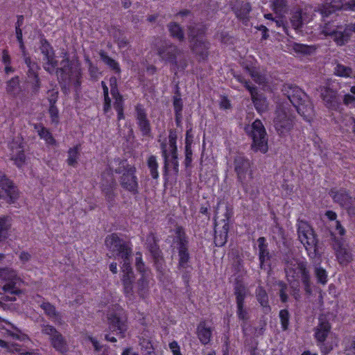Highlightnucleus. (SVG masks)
<instances>
[{"label": "nucleus", "mask_w": 355, "mask_h": 355, "mask_svg": "<svg viewBox=\"0 0 355 355\" xmlns=\"http://www.w3.org/2000/svg\"><path fill=\"white\" fill-rule=\"evenodd\" d=\"M167 27L168 28L170 35L178 40L180 42H182L184 40V33L182 27L176 22H170Z\"/></svg>", "instance_id": "c9c22d12"}, {"label": "nucleus", "mask_w": 355, "mask_h": 355, "mask_svg": "<svg viewBox=\"0 0 355 355\" xmlns=\"http://www.w3.org/2000/svg\"><path fill=\"white\" fill-rule=\"evenodd\" d=\"M256 297L263 308V311L265 313H268L271 309L268 304V297L266 291L261 286L258 287L256 290Z\"/></svg>", "instance_id": "c756f323"}, {"label": "nucleus", "mask_w": 355, "mask_h": 355, "mask_svg": "<svg viewBox=\"0 0 355 355\" xmlns=\"http://www.w3.org/2000/svg\"><path fill=\"white\" fill-rule=\"evenodd\" d=\"M282 92L295 107L300 105L301 103L305 102L308 98L306 94L300 88L292 84L284 85Z\"/></svg>", "instance_id": "2eb2a0df"}, {"label": "nucleus", "mask_w": 355, "mask_h": 355, "mask_svg": "<svg viewBox=\"0 0 355 355\" xmlns=\"http://www.w3.org/2000/svg\"><path fill=\"white\" fill-rule=\"evenodd\" d=\"M57 71L61 73V78L65 81H71L72 76L78 78L80 76L79 69L73 67L67 53H64V59L60 62V67L57 69Z\"/></svg>", "instance_id": "dca6fc26"}, {"label": "nucleus", "mask_w": 355, "mask_h": 355, "mask_svg": "<svg viewBox=\"0 0 355 355\" xmlns=\"http://www.w3.org/2000/svg\"><path fill=\"white\" fill-rule=\"evenodd\" d=\"M349 28V24H347L343 31L341 30V28L336 29L331 38L337 45L343 46L348 42L351 37L352 32H354L352 30Z\"/></svg>", "instance_id": "5701e85b"}, {"label": "nucleus", "mask_w": 355, "mask_h": 355, "mask_svg": "<svg viewBox=\"0 0 355 355\" xmlns=\"http://www.w3.org/2000/svg\"><path fill=\"white\" fill-rule=\"evenodd\" d=\"M80 155V147L79 146H76L71 148H69L68 150V158L67 159V163L69 166H76L78 164V159Z\"/></svg>", "instance_id": "37998d69"}, {"label": "nucleus", "mask_w": 355, "mask_h": 355, "mask_svg": "<svg viewBox=\"0 0 355 355\" xmlns=\"http://www.w3.org/2000/svg\"><path fill=\"white\" fill-rule=\"evenodd\" d=\"M12 227V218L9 216H0V241L7 239Z\"/></svg>", "instance_id": "473e14b6"}, {"label": "nucleus", "mask_w": 355, "mask_h": 355, "mask_svg": "<svg viewBox=\"0 0 355 355\" xmlns=\"http://www.w3.org/2000/svg\"><path fill=\"white\" fill-rule=\"evenodd\" d=\"M11 153V159L15 164L21 167L25 162V155L24 153L23 147L16 141H12L10 145Z\"/></svg>", "instance_id": "4be33fe9"}, {"label": "nucleus", "mask_w": 355, "mask_h": 355, "mask_svg": "<svg viewBox=\"0 0 355 355\" xmlns=\"http://www.w3.org/2000/svg\"><path fill=\"white\" fill-rule=\"evenodd\" d=\"M8 352L17 355H39L37 350L27 351L21 345L11 343Z\"/></svg>", "instance_id": "ea45409f"}, {"label": "nucleus", "mask_w": 355, "mask_h": 355, "mask_svg": "<svg viewBox=\"0 0 355 355\" xmlns=\"http://www.w3.org/2000/svg\"><path fill=\"white\" fill-rule=\"evenodd\" d=\"M278 286H279V297L282 302H286L288 301L287 286L283 282H279Z\"/></svg>", "instance_id": "e2e57ef3"}, {"label": "nucleus", "mask_w": 355, "mask_h": 355, "mask_svg": "<svg viewBox=\"0 0 355 355\" xmlns=\"http://www.w3.org/2000/svg\"><path fill=\"white\" fill-rule=\"evenodd\" d=\"M188 36L189 41L202 39L200 37L205 32V27L202 24L190 25L188 27Z\"/></svg>", "instance_id": "f704fd0d"}, {"label": "nucleus", "mask_w": 355, "mask_h": 355, "mask_svg": "<svg viewBox=\"0 0 355 355\" xmlns=\"http://www.w3.org/2000/svg\"><path fill=\"white\" fill-rule=\"evenodd\" d=\"M178 239V268L179 269H187L189 267V253L188 251V240L183 229L178 227L175 230Z\"/></svg>", "instance_id": "1a4fd4ad"}, {"label": "nucleus", "mask_w": 355, "mask_h": 355, "mask_svg": "<svg viewBox=\"0 0 355 355\" xmlns=\"http://www.w3.org/2000/svg\"><path fill=\"white\" fill-rule=\"evenodd\" d=\"M236 314L239 318V320H241L243 321H246L249 318V313L246 309L243 306H236Z\"/></svg>", "instance_id": "0e129e2a"}, {"label": "nucleus", "mask_w": 355, "mask_h": 355, "mask_svg": "<svg viewBox=\"0 0 355 355\" xmlns=\"http://www.w3.org/2000/svg\"><path fill=\"white\" fill-rule=\"evenodd\" d=\"M135 266L137 270L141 273V275H143V273L144 272H150V271L145 268L144 263L142 261L141 255L139 253L137 254V257L135 259Z\"/></svg>", "instance_id": "680f3d73"}, {"label": "nucleus", "mask_w": 355, "mask_h": 355, "mask_svg": "<svg viewBox=\"0 0 355 355\" xmlns=\"http://www.w3.org/2000/svg\"><path fill=\"white\" fill-rule=\"evenodd\" d=\"M41 308L44 311L46 315L54 321L60 322L61 315L56 311L55 307L48 302H44L40 305Z\"/></svg>", "instance_id": "e433bc0d"}, {"label": "nucleus", "mask_w": 355, "mask_h": 355, "mask_svg": "<svg viewBox=\"0 0 355 355\" xmlns=\"http://www.w3.org/2000/svg\"><path fill=\"white\" fill-rule=\"evenodd\" d=\"M147 164L152 178L153 179H157L159 177V173L157 171L158 163L157 162L156 157L150 155L148 159Z\"/></svg>", "instance_id": "49530a36"}, {"label": "nucleus", "mask_w": 355, "mask_h": 355, "mask_svg": "<svg viewBox=\"0 0 355 355\" xmlns=\"http://www.w3.org/2000/svg\"><path fill=\"white\" fill-rule=\"evenodd\" d=\"M248 72L252 79L258 84H262L265 83L266 78L261 75L259 71L255 70L254 69H248Z\"/></svg>", "instance_id": "13d9d810"}, {"label": "nucleus", "mask_w": 355, "mask_h": 355, "mask_svg": "<svg viewBox=\"0 0 355 355\" xmlns=\"http://www.w3.org/2000/svg\"><path fill=\"white\" fill-rule=\"evenodd\" d=\"M331 196L334 202L338 203L340 206L346 208L351 202L352 198L345 190L331 191Z\"/></svg>", "instance_id": "c85d7f7f"}, {"label": "nucleus", "mask_w": 355, "mask_h": 355, "mask_svg": "<svg viewBox=\"0 0 355 355\" xmlns=\"http://www.w3.org/2000/svg\"><path fill=\"white\" fill-rule=\"evenodd\" d=\"M274 126L279 135L288 133L293 128L292 115L284 103L277 105L274 119Z\"/></svg>", "instance_id": "39448f33"}, {"label": "nucleus", "mask_w": 355, "mask_h": 355, "mask_svg": "<svg viewBox=\"0 0 355 355\" xmlns=\"http://www.w3.org/2000/svg\"><path fill=\"white\" fill-rule=\"evenodd\" d=\"M38 134L40 137L45 139L48 144H53L55 143V140L46 128L42 127L40 130H38Z\"/></svg>", "instance_id": "6e6d98bb"}, {"label": "nucleus", "mask_w": 355, "mask_h": 355, "mask_svg": "<svg viewBox=\"0 0 355 355\" xmlns=\"http://www.w3.org/2000/svg\"><path fill=\"white\" fill-rule=\"evenodd\" d=\"M58 98V92L54 89L49 91L48 100L50 105H55Z\"/></svg>", "instance_id": "774afa93"}, {"label": "nucleus", "mask_w": 355, "mask_h": 355, "mask_svg": "<svg viewBox=\"0 0 355 355\" xmlns=\"http://www.w3.org/2000/svg\"><path fill=\"white\" fill-rule=\"evenodd\" d=\"M334 73L341 77H352L353 71L350 67L337 63L334 68Z\"/></svg>", "instance_id": "a18cd8bd"}, {"label": "nucleus", "mask_w": 355, "mask_h": 355, "mask_svg": "<svg viewBox=\"0 0 355 355\" xmlns=\"http://www.w3.org/2000/svg\"><path fill=\"white\" fill-rule=\"evenodd\" d=\"M224 216L225 218L215 224L214 243L215 245L218 247L223 246L227 242L229 230V218L230 217V212L227 209H226Z\"/></svg>", "instance_id": "f8f14e48"}, {"label": "nucleus", "mask_w": 355, "mask_h": 355, "mask_svg": "<svg viewBox=\"0 0 355 355\" xmlns=\"http://www.w3.org/2000/svg\"><path fill=\"white\" fill-rule=\"evenodd\" d=\"M251 10V6L248 2H242L239 7L235 8L236 17L242 20L248 19V16Z\"/></svg>", "instance_id": "79ce46f5"}, {"label": "nucleus", "mask_w": 355, "mask_h": 355, "mask_svg": "<svg viewBox=\"0 0 355 355\" xmlns=\"http://www.w3.org/2000/svg\"><path fill=\"white\" fill-rule=\"evenodd\" d=\"M173 107L175 113H182L183 104L179 95H176L173 97Z\"/></svg>", "instance_id": "69168bd1"}, {"label": "nucleus", "mask_w": 355, "mask_h": 355, "mask_svg": "<svg viewBox=\"0 0 355 355\" xmlns=\"http://www.w3.org/2000/svg\"><path fill=\"white\" fill-rule=\"evenodd\" d=\"M254 107L258 112H265L268 110V103L266 98L258 92L251 97Z\"/></svg>", "instance_id": "7c9ffc66"}, {"label": "nucleus", "mask_w": 355, "mask_h": 355, "mask_svg": "<svg viewBox=\"0 0 355 355\" xmlns=\"http://www.w3.org/2000/svg\"><path fill=\"white\" fill-rule=\"evenodd\" d=\"M0 277L6 282L15 281L18 279L16 271L10 268L0 269Z\"/></svg>", "instance_id": "de8ad7c7"}, {"label": "nucleus", "mask_w": 355, "mask_h": 355, "mask_svg": "<svg viewBox=\"0 0 355 355\" xmlns=\"http://www.w3.org/2000/svg\"><path fill=\"white\" fill-rule=\"evenodd\" d=\"M284 270L287 279L291 284L297 282L298 279L301 278L306 293H311L310 275L304 262L295 259L286 260Z\"/></svg>", "instance_id": "f03ea898"}, {"label": "nucleus", "mask_w": 355, "mask_h": 355, "mask_svg": "<svg viewBox=\"0 0 355 355\" xmlns=\"http://www.w3.org/2000/svg\"><path fill=\"white\" fill-rule=\"evenodd\" d=\"M19 87V77L16 76L12 78L7 83L6 91L8 93L11 94H15Z\"/></svg>", "instance_id": "603ef678"}, {"label": "nucleus", "mask_w": 355, "mask_h": 355, "mask_svg": "<svg viewBox=\"0 0 355 355\" xmlns=\"http://www.w3.org/2000/svg\"><path fill=\"white\" fill-rule=\"evenodd\" d=\"M40 50L44 55V69L48 72L52 73L58 65L53 47L46 40H42Z\"/></svg>", "instance_id": "ddd939ff"}, {"label": "nucleus", "mask_w": 355, "mask_h": 355, "mask_svg": "<svg viewBox=\"0 0 355 355\" xmlns=\"http://www.w3.org/2000/svg\"><path fill=\"white\" fill-rule=\"evenodd\" d=\"M259 248V259L260 261V267L263 268L265 263H268L272 257L268 249V244L264 237H259L257 240Z\"/></svg>", "instance_id": "b1692460"}, {"label": "nucleus", "mask_w": 355, "mask_h": 355, "mask_svg": "<svg viewBox=\"0 0 355 355\" xmlns=\"http://www.w3.org/2000/svg\"><path fill=\"white\" fill-rule=\"evenodd\" d=\"M157 54L161 61L171 64L175 69L183 70L187 66V59L183 51L170 42H164L158 46Z\"/></svg>", "instance_id": "f257e3e1"}, {"label": "nucleus", "mask_w": 355, "mask_h": 355, "mask_svg": "<svg viewBox=\"0 0 355 355\" xmlns=\"http://www.w3.org/2000/svg\"><path fill=\"white\" fill-rule=\"evenodd\" d=\"M307 8H305L304 11L302 9H298L293 13L291 18V22L292 26L295 30L301 28L303 24L309 20V17L307 15Z\"/></svg>", "instance_id": "393cba45"}, {"label": "nucleus", "mask_w": 355, "mask_h": 355, "mask_svg": "<svg viewBox=\"0 0 355 355\" xmlns=\"http://www.w3.org/2000/svg\"><path fill=\"white\" fill-rule=\"evenodd\" d=\"M315 275L319 283L322 284L327 283V275L324 269L320 267H316L315 269Z\"/></svg>", "instance_id": "864d4df0"}, {"label": "nucleus", "mask_w": 355, "mask_h": 355, "mask_svg": "<svg viewBox=\"0 0 355 355\" xmlns=\"http://www.w3.org/2000/svg\"><path fill=\"white\" fill-rule=\"evenodd\" d=\"M137 120L140 130L144 135H147L150 132L149 121L146 119V115L143 110H137Z\"/></svg>", "instance_id": "72a5a7b5"}, {"label": "nucleus", "mask_w": 355, "mask_h": 355, "mask_svg": "<svg viewBox=\"0 0 355 355\" xmlns=\"http://www.w3.org/2000/svg\"><path fill=\"white\" fill-rule=\"evenodd\" d=\"M130 258L131 257L122 259L123 277L121 281L125 296L128 297L130 300H132L134 297L133 282L135 281V275L132 268L130 266Z\"/></svg>", "instance_id": "9d476101"}, {"label": "nucleus", "mask_w": 355, "mask_h": 355, "mask_svg": "<svg viewBox=\"0 0 355 355\" xmlns=\"http://www.w3.org/2000/svg\"><path fill=\"white\" fill-rule=\"evenodd\" d=\"M146 242L148 248L153 256L158 257L159 255V250L157 244L156 237L153 232L148 235Z\"/></svg>", "instance_id": "c03bdc74"}, {"label": "nucleus", "mask_w": 355, "mask_h": 355, "mask_svg": "<svg viewBox=\"0 0 355 355\" xmlns=\"http://www.w3.org/2000/svg\"><path fill=\"white\" fill-rule=\"evenodd\" d=\"M341 8V6L340 3L334 1L331 2L330 3H327L324 5L323 8L321 12L322 14L324 16H328L335 12L336 10H339Z\"/></svg>", "instance_id": "8fccbe9b"}, {"label": "nucleus", "mask_w": 355, "mask_h": 355, "mask_svg": "<svg viewBox=\"0 0 355 355\" xmlns=\"http://www.w3.org/2000/svg\"><path fill=\"white\" fill-rule=\"evenodd\" d=\"M119 165V167L115 168L114 171L116 173H122L120 178L121 187L130 192L137 193L138 182L135 175L136 168L128 165L125 160L120 161Z\"/></svg>", "instance_id": "20e7f679"}, {"label": "nucleus", "mask_w": 355, "mask_h": 355, "mask_svg": "<svg viewBox=\"0 0 355 355\" xmlns=\"http://www.w3.org/2000/svg\"><path fill=\"white\" fill-rule=\"evenodd\" d=\"M42 332L44 334L48 335L49 336L50 340H51V339L53 338L56 334L60 333L54 327L48 324H44L42 325Z\"/></svg>", "instance_id": "5fc2aeb1"}, {"label": "nucleus", "mask_w": 355, "mask_h": 355, "mask_svg": "<svg viewBox=\"0 0 355 355\" xmlns=\"http://www.w3.org/2000/svg\"><path fill=\"white\" fill-rule=\"evenodd\" d=\"M153 280L151 272H144L133 286L134 294L137 293L140 297L144 298L149 291L150 284Z\"/></svg>", "instance_id": "f3484780"}, {"label": "nucleus", "mask_w": 355, "mask_h": 355, "mask_svg": "<svg viewBox=\"0 0 355 355\" xmlns=\"http://www.w3.org/2000/svg\"><path fill=\"white\" fill-rule=\"evenodd\" d=\"M177 134L174 130H171L168 135V143H162L161 148L162 156L164 157V172L166 175L169 169V157L172 156L171 149L175 148V155H178L176 146Z\"/></svg>", "instance_id": "4468645a"}, {"label": "nucleus", "mask_w": 355, "mask_h": 355, "mask_svg": "<svg viewBox=\"0 0 355 355\" xmlns=\"http://www.w3.org/2000/svg\"><path fill=\"white\" fill-rule=\"evenodd\" d=\"M318 325L314 328V337L318 343L323 344L330 333L331 327L324 317H320Z\"/></svg>", "instance_id": "a211bd4d"}, {"label": "nucleus", "mask_w": 355, "mask_h": 355, "mask_svg": "<svg viewBox=\"0 0 355 355\" xmlns=\"http://www.w3.org/2000/svg\"><path fill=\"white\" fill-rule=\"evenodd\" d=\"M297 233L298 238L306 250L309 251L310 254L315 255L317 251L316 245L318 241L311 225L305 221H299Z\"/></svg>", "instance_id": "0eeeda50"}, {"label": "nucleus", "mask_w": 355, "mask_h": 355, "mask_svg": "<svg viewBox=\"0 0 355 355\" xmlns=\"http://www.w3.org/2000/svg\"><path fill=\"white\" fill-rule=\"evenodd\" d=\"M279 318L283 330H286L289 323L288 311L286 309L281 310L279 312Z\"/></svg>", "instance_id": "4d7b16f0"}, {"label": "nucleus", "mask_w": 355, "mask_h": 355, "mask_svg": "<svg viewBox=\"0 0 355 355\" xmlns=\"http://www.w3.org/2000/svg\"><path fill=\"white\" fill-rule=\"evenodd\" d=\"M0 187L5 191L12 201L17 198V192L16 188L14 187L12 181H10L9 179L5 177L1 178Z\"/></svg>", "instance_id": "2f4dec72"}, {"label": "nucleus", "mask_w": 355, "mask_h": 355, "mask_svg": "<svg viewBox=\"0 0 355 355\" xmlns=\"http://www.w3.org/2000/svg\"><path fill=\"white\" fill-rule=\"evenodd\" d=\"M198 338L203 345L209 343L212 334V330L205 322H201L197 328Z\"/></svg>", "instance_id": "bb28decb"}, {"label": "nucleus", "mask_w": 355, "mask_h": 355, "mask_svg": "<svg viewBox=\"0 0 355 355\" xmlns=\"http://www.w3.org/2000/svg\"><path fill=\"white\" fill-rule=\"evenodd\" d=\"M49 112L51 118V121L53 123H58V110L55 105H50Z\"/></svg>", "instance_id": "338daca9"}, {"label": "nucleus", "mask_w": 355, "mask_h": 355, "mask_svg": "<svg viewBox=\"0 0 355 355\" xmlns=\"http://www.w3.org/2000/svg\"><path fill=\"white\" fill-rule=\"evenodd\" d=\"M320 97L324 105L329 109L336 110L340 103L339 97L334 90L329 87H324L321 89Z\"/></svg>", "instance_id": "6ab92c4d"}, {"label": "nucleus", "mask_w": 355, "mask_h": 355, "mask_svg": "<svg viewBox=\"0 0 355 355\" xmlns=\"http://www.w3.org/2000/svg\"><path fill=\"white\" fill-rule=\"evenodd\" d=\"M272 8L276 13L284 14L287 11V2L286 0H274Z\"/></svg>", "instance_id": "3c124183"}, {"label": "nucleus", "mask_w": 355, "mask_h": 355, "mask_svg": "<svg viewBox=\"0 0 355 355\" xmlns=\"http://www.w3.org/2000/svg\"><path fill=\"white\" fill-rule=\"evenodd\" d=\"M234 168L238 181L246 187L253 178L250 161L243 155H237L234 159Z\"/></svg>", "instance_id": "423d86ee"}, {"label": "nucleus", "mask_w": 355, "mask_h": 355, "mask_svg": "<svg viewBox=\"0 0 355 355\" xmlns=\"http://www.w3.org/2000/svg\"><path fill=\"white\" fill-rule=\"evenodd\" d=\"M99 55L103 62L110 69L114 70L116 73H119L121 72V69L118 62L111 58L104 51H101L99 52Z\"/></svg>", "instance_id": "a19ab883"}, {"label": "nucleus", "mask_w": 355, "mask_h": 355, "mask_svg": "<svg viewBox=\"0 0 355 355\" xmlns=\"http://www.w3.org/2000/svg\"><path fill=\"white\" fill-rule=\"evenodd\" d=\"M51 345L57 351L64 353L67 350V342L62 335L59 333L51 340Z\"/></svg>", "instance_id": "4c0bfd02"}, {"label": "nucleus", "mask_w": 355, "mask_h": 355, "mask_svg": "<svg viewBox=\"0 0 355 355\" xmlns=\"http://www.w3.org/2000/svg\"><path fill=\"white\" fill-rule=\"evenodd\" d=\"M172 156L169 157V168L172 167L176 174L178 173V155H175V148L173 147L171 149Z\"/></svg>", "instance_id": "052dcab7"}, {"label": "nucleus", "mask_w": 355, "mask_h": 355, "mask_svg": "<svg viewBox=\"0 0 355 355\" xmlns=\"http://www.w3.org/2000/svg\"><path fill=\"white\" fill-rule=\"evenodd\" d=\"M245 130L252 139V149L266 153L268 150V137L262 122L257 119L252 125L246 126Z\"/></svg>", "instance_id": "7ed1b4c3"}, {"label": "nucleus", "mask_w": 355, "mask_h": 355, "mask_svg": "<svg viewBox=\"0 0 355 355\" xmlns=\"http://www.w3.org/2000/svg\"><path fill=\"white\" fill-rule=\"evenodd\" d=\"M337 28H340L331 24H326L322 28L321 33L326 36L332 37Z\"/></svg>", "instance_id": "bf43d9fd"}, {"label": "nucleus", "mask_w": 355, "mask_h": 355, "mask_svg": "<svg viewBox=\"0 0 355 355\" xmlns=\"http://www.w3.org/2000/svg\"><path fill=\"white\" fill-rule=\"evenodd\" d=\"M105 243L110 251L115 253L121 259L132 256V249L129 243L120 239L116 234L108 235Z\"/></svg>", "instance_id": "6e6552de"}, {"label": "nucleus", "mask_w": 355, "mask_h": 355, "mask_svg": "<svg viewBox=\"0 0 355 355\" xmlns=\"http://www.w3.org/2000/svg\"><path fill=\"white\" fill-rule=\"evenodd\" d=\"M109 327L112 331H116L119 334L121 338L124 337V332L126 331V324L124 318L119 316L118 314H110L108 317Z\"/></svg>", "instance_id": "aec40b11"}, {"label": "nucleus", "mask_w": 355, "mask_h": 355, "mask_svg": "<svg viewBox=\"0 0 355 355\" xmlns=\"http://www.w3.org/2000/svg\"><path fill=\"white\" fill-rule=\"evenodd\" d=\"M295 109L306 120H309L313 115V106L308 98H306L305 102H302L300 105L296 106Z\"/></svg>", "instance_id": "cd10ccee"}, {"label": "nucleus", "mask_w": 355, "mask_h": 355, "mask_svg": "<svg viewBox=\"0 0 355 355\" xmlns=\"http://www.w3.org/2000/svg\"><path fill=\"white\" fill-rule=\"evenodd\" d=\"M247 288L241 284H237L234 288L236 306H243L244 300L247 296Z\"/></svg>", "instance_id": "58836bf2"}, {"label": "nucleus", "mask_w": 355, "mask_h": 355, "mask_svg": "<svg viewBox=\"0 0 355 355\" xmlns=\"http://www.w3.org/2000/svg\"><path fill=\"white\" fill-rule=\"evenodd\" d=\"M39 66H34L33 69H31V71H27V83L31 87V92L33 94H38L41 82L38 76V71L40 69Z\"/></svg>", "instance_id": "412c9836"}, {"label": "nucleus", "mask_w": 355, "mask_h": 355, "mask_svg": "<svg viewBox=\"0 0 355 355\" xmlns=\"http://www.w3.org/2000/svg\"><path fill=\"white\" fill-rule=\"evenodd\" d=\"M331 246L339 263L347 265L352 260V255L350 250L344 243L343 239H339L334 233H331Z\"/></svg>", "instance_id": "9b49d317"}, {"label": "nucleus", "mask_w": 355, "mask_h": 355, "mask_svg": "<svg viewBox=\"0 0 355 355\" xmlns=\"http://www.w3.org/2000/svg\"><path fill=\"white\" fill-rule=\"evenodd\" d=\"M191 49L192 51L205 59L207 56V50L209 49L208 43L202 39L190 40Z\"/></svg>", "instance_id": "a878e982"}, {"label": "nucleus", "mask_w": 355, "mask_h": 355, "mask_svg": "<svg viewBox=\"0 0 355 355\" xmlns=\"http://www.w3.org/2000/svg\"><path fill=\"white\" fill-rule=\"evenodd\" d=\"M1 290L4 293H7L10 295H19L22 293V291L20 289L16 287L15 281L8 282L6 284H4L2 286Z\"/></svg>", "instance_id": "09e8293b"}]
</instances>
